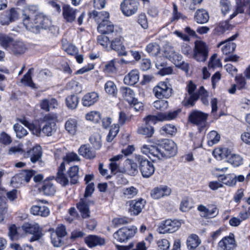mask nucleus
<instances>
[{
	"label": "nucleus",
	"mask_w": 250,
	"mask_h": 250,
	"mask_svg": "<svg viewBox=\"0 0 250 250\" xmlns=\"http://www.w3.org/2000/svg\"><path fill=\"white\" fill-rule=\"evenodd\" d=\"M164 150L152 145H144L141 147V152L153 161L162 158H168L175 156L177 151L176 144L172 140L164 139L159 143Z\"/></svg>",
	"instance_id": "f257e3e1"
},
{
	"label": "nucleus",
	"mask_w": 250,
	"mask_h": 250,
	"mask_svg": "<svg viewBox=\"0 0 250 250\" xmlns=\"http://www.w3.org/2000/svg\"><path fill=\"white\" fill-rule=\"evenodd\" d=\"M164 55L176 66H182L185 71L188 70V64L184 62L182 55L176 52L173 47L171 46L167 47L164 51Z\"/></svg>",
	"instance_id": "f03ea898"
},
{
	"label": "nucleus",
	"mask_w": 250,
	"mask_h": 250,
	"mask_svg": "<svg viewBox=\"0 0 250 250\" xmlns=\"http://www.w3.org/2000/svg\"><path fill=\"white\" fill-rule=\"evenodd\" d=\"M137 228L134 226L125 227L119 229L113 234V238L117 241L124 243L134 236Z\"/></svg>",
	"instance_id": "7ed1b4c3"
},
{
	"label": "nucleus",
	"mask_w": 250,
	"mask_h": 250,
	"mask_svg": "<svg viewBox=\"0 0 250 250\" xmlns=\"http://www.w3.org/2000/svg\"><path fill=\"white\" fill-rule=\"evenodd\" d=\"M135 160L139 164V168L143 177L148 178L154 174L155 167L152 162L141 155H136Z\"/></svg>",
	"instance_id": "20e7f679"
},
{
	"label": "nucleus",
	"mask_w": 250,
	"mask_h": 250,
	"mask_svg": "<svg viewBox=\"0 0 250 250\" xmlns=\"http://www.w3.org/2000/svg\"><path fill=\"white\" fill-rule=\"evenodd\" d=\"M21 9L13 7L1 13L0 15V23L2 25H8L20 19Z\"/></svg>",
	"instance_id": "39448f33"
},
{
	"label": "nucleus",
	"mask_w": 250,
	"mask_h": 250,
	"mask_svg": "<svg viewBox=\"0 0 250 250\" xmlns=\"http://www.w3.org/2000/svg\"><path fill=\"white\" fill-rule=\"evenodd\" d=\"M122 30H120V33H115L112 36L110 42L109 48L117 52L118 55L126 56L127 52L126 51L125 47L124 44V38L122 36Z\"/></svg>",
	"instance_id": "423d86ee"
},
{
	"label": "nucleus",
	"mask_w": 250,
	"mask_h": 250,
	"mask_svg": "<svg viewBox=\"0 0 250 250\" xmlns=\"http://www.w3.org/2000/svg\"><path fill=\"white\" fill-rule=\"evenodd\" d=\"M172 89L168 82H159L153 89V92L156 97L159 99L168 98L172 94Z\"/></svg>",
	"instance_id": "0eeeda50"
},
{
	"label": "nucleus",
	"mask_w": 250,
	"mask_h": 250,
	"mask_svg": "<svg viewBox=\"0 0 250 250\" xmlns=\"http://www.w3.org/2000/svg\"><path fill=\"white\" fill-rule=\"evenodd\" d=\"M22 21L26 28L28 30L31 29L34 20L38 16L36 15V7L33 5H29L21 10Z\"/></svg>",
	"instance_id": "6e6552de"
},
{
	"label": "nucleus",
	"mask_w": 250,
	"mask_h": 250,
	"mask_svg": "<svg viewBox=\"0 0 250 250\" xmlns=\"http://www.w3.org/2000/svg\"><path fill=\"white\" fill-rule=\"evenodd\" d=\"M181 225V223L177 220L167 219L162 221L158 229L160 233H173L177 231Z\"/></svg>",
	"instance_id": "1a4fd4ad"
},
{
	"label": "nucleus",
	"mask_w": 250,
	"mask_h": 250,
	"mask_svg": "<svg viewBox=\"0 0 250 250\" xmlns=\"http://www.w3.org/2000/svg\"><path fill=\"white\" fill-rule=\"evenodd\" d=\"M208 56V49L205 42L202 41L195 42L194 58L198 62L205 61Z\"/></svg>",
	"instance_id": "9d476101"
},
{
	"label": "nucleus",
	"mask_w": 250,
	"mask_h": 250,
	"mask_svg": "<svg viewBox=\"0 0 250 250\" xmlns=\"http://www.w3.org/2000/svg\"><path fill=\"white\" fill-rule=\"evenodd\" d=\"M51 25V21L48 18L39 15L34 19L31 29H29V30L38 33L41 29L49 28Z\"/></svg>",
	"instance_id": "9b49d317"
},
{
	"label": "nucleus",
	"mask_w": 250,
	"mask_h": 250,
	"mask_svg": "<svg viewBox=\"0 0 250 250\" xmlns=\"http://www.w3.org/2000/svg\"><path fill=\"white\" fill-rule=\"evenodd\" d=\"M21 228L25 233L32 234L30 238L31 242L37 241L42 237V229L37 223H25Z\"/></svg>",
	"instance_id": "f8f14e48"
},
{
	"label": "nucleus",
	"mask_w": 250,
	"mask_h": 250,
	"mask_svg": "<svg viewBox=\"0 0 250 250\" xmlns=\"http://www.w3.org/2000/svg\"><path fill=\"white\" fill-rule=\"evenodd\" d=\"M56 117L50 115L44 117L43 125L42 128V132L47 136H52L56 131Z\"/></svg>",
	"instance_id": "ddd939ff"
},
{
	"label": "nucleus",
	"mask_w": 250,
	"mask_h": 250,
	"mask_svg": "<svg viewBox=\"0 0 250 250\" xmlns=\"http://www.w3.org/2000/svg\"><path fill=\"white\" fill-rule=\"evenodd\" d=\"M189 96H186L184 100V104L186 106H192L196 101L199 99L198 91L195 92L196 85L190 81L188 82L186 87Z\"/></svg>",
	"instance_id": "4468645a"
},
{
	"label": "nucleus",
	"mask_w": 250,
	"mask_h": 250,
	"mask_svg": "<svg viewBox=\"0 0 250 250\" xmlns=\"http://www.w3.org/2000/svg\"><path fill=\"white\" fill-rule=\"evenodd\" d=\"M139 3L136 0H124L121 4L123 14L129 17L135 14L138 9Z\"/></svg>",
	"instance_id": "2eb2a0df"
},
{
	"label": "nucleus",
	"mask_w": 250,
	"mask_h": 250,
	"mask_svg": "<svg viewBox=\"0 0 250 250\" xmlns=\"http://www.w3.org/2000/svg\"><path fill=\"white\" fill-rule=\"evenodd\" d=\"M37 205H33L30 208V212L34 215L40 216L42 217H47L50 213L49 208L42 204L47 203L45 200H37Z\"/></svg>",
	"instance_id": "dca6fc26"
},
{
	"label": "nucleus",
	"mask_w": 250,
	"mask_h": 250,
	"mask_svg": "<svg viewBox=\"0 0 250 250\" xmlns=\"http://www.w3.org/2000/svg\"><path fill=\"white\" fill-rule=\"evenodd\" d=\"M208 114L199 110H194L189 115V121L201 128L205 126Z\"/></svg>",
	"instance_id": "f3484780"
},
{
	"label": "nucleus",
	"mask_w": 250,
	"mask_h": 250,
	"mask_svg": "<svg viewBox=\"0 0 250 250\" xmlns=\"http://www.w3.org/2000/svg\"><path fill=\"white\" fill-rule=\"evenodd\" d=\"M121 28L115 26L113 23L108 21L104 23H100L97 26L98 31L102 34H112L115 33H120Z\"/></svg>",
	"instance_id": "a211bd4d"
},
{
	"label": "nucleus",
	"mask_w": 250,
	"mask_h": 250,
	"mask_svg": "<svg viewBox=\"0 0 250 250\" xmlns=\"http://www.w3.org/2000/svg\"><path fill=\"white\" fill-rule=\"evenodd\" d=\"M237 37L238 34H237L232 36L225 41L220 42L217 45L218 47L222 45L221 50L224 54L227 55L233 52L236 45V44L232 42V41L234 40Z\"/></svg>",
	"instance_id": "6ab92c4d"
},
{
	"label": "nucleus",
	"mask_w": 250,
	"mask_h": 250,
	"mask_svg": "<svg viewBox=\"0 0 250 250\" xmlns=\"http://www.w3.org/2000/svg\"><path fill=\"white\" fill-rule=\"evenodd\" d=\"M198 210L201 212V216L206 218L214 217L218 214V209L215 206L208 205V207L203 205L198 206Z\"/></svg>",
	"instance_id": "aec40b11"
},
{
	"label": "nucleus",
	"mask_w": 250,
	"mask_h": 250,
	"mask_svg": "<svg viewBox=\"0 0 250 250\" xmlns=\"http://www.w3.org/2000/svg\"><path fill=\"white\" fill-rule=\"evenodd\" d=\"M218 246L222 250H233L236 246L234 235L230 234L224 237L219 242Z\"/></svg>",
	"instance_id": "412c9836"
},
{
	"label": "nucleus",
	"mask_w": 250,
	"mask_h": 250,
	"mask_svg": "<svg viewBox=\"0 0 250 250\" xmlns=\"http://www.w3.org/2000/svg\"><path fill=\"white\" fill-rule=\"evenodd\" d=\"M42 155V148L40 146H36L33 148L27 150L26 153H23L25 158H30L31 162L35 163L40 160Z\"/></svg>",
	"instance_id": "4be33fe9"
},
{
	"label": "nucleus",
	"mask_w": 250,
	"mask_h": 250,
	"mask_svg": "<svg viewBox=\"0 0 250 250\" xmlns=\"http://www.w3.org/2000/svg\"><path fill=\"white\" fill-rule=\"evenodd\" d=\"M171 189L165 186L154 188L151 191V197L155 199H158L165 196H168L171 193Z\"/></svg>",
	"instance_id": "5701e85b"
},
{
	"label": "nucleus",
	"mask_w": 250,
	"mask_h": 250,
	"mask_svg": "<svg viewBox=\"0 0 250 250\" xmlns=\"http://www.w3.org/2000/svg\"><path fill=\"white\" fill-rule=\"evenodd\" d=\"M78 10L71 7L69 5H64L62 7V16L68 22H72L76 19Z\"/></svg>",
	"instance_id": "b1692460"
},
{
	"label": "nucleus",
	"mask_w": 250,
	"mask_h": 250,
	"mask_svg": "<svg viewBox=\"0 0 250 250\" xmlns=\"http://www.w3.org/2000/svg\"><path fill=\"white\" fill-rule=\"evenodd\" d=\"M89 203L90 202L86 198H83L77 204V208L83 218L90 216Z\"/></svg>",
	"instance_id": "393cba45"
},
{
	"label": "nucleus",
	"mask_w": 250,
	"mask_h": 250,
	"mask_svg": "<svg viewBox=\"0 0 250 250\" xmlns=\"http://www.w3.org/2000/svg\"><path fill=\"white\" fill-rule=\"evenodd\" d=\"M109 13L105 11L100 12L93 11L90 14V18L94 19L98 25L109 21Z\"/></svg>",
	"instance_id": "a878e982"
},
{
	"label": "nucleus",
	"mask_w": 250,
	"mask_h": 250,
	"mask_svg": "<svg viewBox=\"0 0 250 250\" xmlns=\"http://www.w3.org/2000/svg\"><path fill=\"white\" fill-rule=\"evenodd\" d=\"M139 80V72L137 69H133L130 71L124 79V83L129 85L136 84Z\"/></svg>",
	"instance_id": "bb28decb"
},
{
	"label": "nucleus",
	"mask_w": 250,
	"mask_h": 250,
	"mask_svg": "<svg viewBox=\"0 0 250 250\" xmlns=\"http://www.w3.org/2000/svg\"><path fill=\"white\" fill-rule=\"evenodd\" d=\"M138 163L135 161L131 159H126L125 161V172L131 176L136 175L138 172Z\"/></svg>",
	"instance_id": "cd10ccee"
},
{
	"label": "nucleus",
	"mask_w": 250,
	"mask_h": 250,
	"mask_svg": "<svg viewBox=\"0 0 250 250\" xmlns=\"http://www.w3.org/2000/svg\"><path fill=\"white\" fill-rule=\"evenodd\" d=\"M120 92L124 99L128 104L136 101L133 90L128 87L123 86L120 89Z\"/></svg>",
	"instance_id": "c85d7f7f"
},
{
	"label": "nucleus",
	"mask_w": 250,
	"mask_h": 250,
	"mask_svg": "<svg viewBox=\"0 0 250 250\" xmlns=\"http://www.w3.org/2000/svg\"><path fill=\"white\" fill-rule=\"evenodd\" d=\"M145 201L142 199L137 201L132 200L130 203L129 209L131 214L137 215H138L144 208L145 205Z\"/></svg>",
	"instance_id": "c756f323"
},
{
	"label": "nucleus",
	"mask_w": 250,
	"mask_h": 250,
	"mask_svg": "<svg viewBox=\"0 0 250 250\" xmlns=\"http://www.w3.org/2000/svg\"><path fill=\"white\" fill-rule=\"evenodd\" d=\"M99 99L98 94L94 92L88 93L82 99V104L84 106H90L96 103Z\"/></svg>",
	"instance_id": "7c9ffc66"
},
{
	"label": "nucleus",
	"mask_w": 250,
	"mask_h": 250,
	"mask_svg": "<svg viewBox=\"0 0 250 250\" xmlns=\"http://www.w3.org/2000/svg\"><path fill=\"white\" fill-rule=\"evenodd\" d=\"M85 243L89 247H94L97 245H103L105 243L104 238L95 235H89L85 238Z\"/></svg>",
	"instance_id": "2f4dec72"
},
{
	"label": "nucleus",
	"mask_w": 250,
	"mask_h": 250,
	"mask_svg": "<svg viewBox=\"0 0 250 250\" xmlns=\"http://www.w3.org/2000/svg\"><path fill=\"white\" fill-rule=\"evenodd\" d=\"M194 19L198 23L204 24L208 21L209 15L206 10L203 9H200L196 11Z\"/></svg>",
	"instance_id": "473e14b6"
},
{
	"label": "nucleus",
	"mask_w": 250,
	"mask_h": 250,
	"mask_svg": "<svg viewBox=\"0 0 250 250\" xmlns=\"http://www.w3.org/2000/svg\"><path fill=\"white\" fill-rule=\"evenodd\" d=\"M78 153L87 159H93L96 156L95 152L92 150L89 146L86 145H83L80 146L78 149Z\"/></svg>",
	"instance_id": "72a5a7b5"
},
{
	"label": "nucleus",
	"mask_w": 250,
	"mask_h": 250,
	"mask_svg": "<svg viewBox=\"0 0 250 250\" xmlns=\"http://www.w3.org/2000/svg\"><path fill=\"white\" fill-rule=\"evenodd\" d=\"M57 105V101L54 98L44 99L40 103L41 108L45 111H48L50 108H55Z\"/></svg>",
	"instance_id": "f704fd0d"
},
{
	"label": "nucleus",
	"mask_w": 250,
	"mask_h": 250,
	"mask_svg": "<svg viewBox=\"0 0 250 250\" xmlns=\"http://www.w3.org/2000/svg\"><path fill=\"white\" fill-rule=\"evenodd\" d=\"M138 189L134 187L130 186L124 188L122 190V196L125 199H132L138 194Z\"/></svg>",
	"instance_id": "c9c22d12"
},
{
	"label": "nucleus",
	"mask_w": 250,
	"mask_h": 250,
	"mask_svg": "<svg viewBox=\"0 0 250 250\" xmlns=\"http://www.w3.org/2000/svg\"><path fill=\"white\" fill-rule=\"evenodd\" d=\"M41 191L45 195H53L56 192V188L53 184L50 181H44L42 184Z\"/></svg>",
	"instance_id": "e433bc0d"
},
{
	"label": "nucleus",
	"mask_w": 250,
	"mask_h": 250,
	"mask_svg": "<svg viewBox=\"0 0 250 250\" xmlns=\"http://www.w3.org/2000/svg\"><path fill=\"white\" fill-rule=\"evenodd\" d=\"M124 155L119 154L110 159L109 167L112 172L115 173L118 169L120 162L123 159Z\"/></svg>",
	"instance_id": "4c0bfd02"
},
{
	"label": "nucleus",
	"mask_w": 250,
	"mask_h": 250,
	"mask_svg": "<svg viewBox=\"0 0 250 250\" xmlns=\"http://www.w3.org/2000/svg\"><path fill=\"white\" fill-rule=\"evenodd\" d=\"M200 243L201 241L196 234L190 235L187 240V247L189 250H194Z\"/></svg>",
	"instance_id": "58836bf2"
},
{
	"label": "nucleus",
	"mask_w": 250,
	"mask_h": 250,
	"mask_svg": "<svg viewBox=\"0 0 250 250\" xmlns=\"http://www.w3.org/2000/svg\"><path fill=\"white\" fill-rule=\"evenodd\" d=\"M15 40L10 36L0 34V44L4 49L9 51Z\"/></svg>",
	"instance_id": "ea45409f"
},
{
	"label": "nucleus",
	"mask_w": 250,
	"mask_h": 250,
	"mask_svg": "<svg viewBox=\"0 0 250 250\" xmlns=\"http://www.w3.org/2000/svg\"><path fill=\"white\" fill-rule=\"evenodd\" d=\"M137 132L146 137H150L154 133V128L150 125L145 123L138 127Z\"/></svg>",
	"instance_id": "a19ab883"
},
{
	"label": "nucleus",
	"mask_w": 250,
	"mask_h": 250,
	"mask_svg": "<svg viewBox=\"0 0 250 250\" xmlns=\"http://www.w3.org/2000/svg\"><path fill=\"white\" fill-rule=\"evenodd\" d=\"M26 49V48L22 42L15 40L9 51L15 54H22L25 52Z\"/></svg>",
	"instance_id": "79ce46f5"
},
{
	"label": "nucleus",
	"mask_w": 250,
	"mask_h": 250,
	"mask_svg": "<svg viewBox=\"0 0 250 250\" xmlns=\"http://www.w3.org/2000/svg\"><path fill=\"white\" fill-rule=\"evenodd\" d=\"M33 71V68H30L27 72L23 76V77L21 80V83L24 85L29 86L34 89L36 88V87L35 84L33 82L31 76Z\"/></svg>",
	"instance_id": "37998d69"
},
{
	"label": "nucleus",
	"mask_w": 250,
	"mask_h": 250,
	"mask_svg": "<svg viewBox=\"0 0 250 250\" xmlns=\"http://www.w3.org/2000/svg\"><path fill=\"white\" fill-rule=\"evenodd\" d=\"M65 129L70 134L74 135L77 130V122L74 119H69L65 124Z\"/></svg>",
	"instance_id": "c03bdc74"
},
{
	"label": "nucleus",
	"mask_w": 250,
	"mask_h": 250,
	"mask_svg": "<svg viewBox=\"0 0 250 250\" xmlns=\"http://www.w3.org/2000/svg\"><path fill=\"white\" fill-rule=\"evenodd\" d=\"M212 153L216 159L221 160L229 156L230 151L227 148L219 147L215 148Z\"/></svg>",
	"instance_id": "a18cd8bd"
},
{
	"label": "nucleus",
	"mask_w": 250,
	"mask_h": 250,
	"mask_svg": "<svg viewBox=\"0 0 250 250\" xmlns=\"http://www.w3.org/2000/svg\"><path fill=\"white\" fill-rule=\"evenodd\" d=\"M19 121L25 126L27 127L30 130H31L33 134H35L37 136H39L42 132V129L38 128L34 125L29 123L24 118L19 119Z\"/></svg>",
	"instance_id": "49530a36"
},
{
	"label": "nucleus",
	"mask_w": 250,
	"mask_h": 250,
	"mask_svg": "<svg viewBox=\"0 0 250 250\" xmlns=\"http://www.w3.org/2000/svg\"><path fill=\"white\" fill-rule=\"evenodd\" d=\"M104 88L105 92L109 95L114 96L117 93L116 85L112 81H107L104 84Z\"/></svg>",
	"instance_id": "de8ad7c7"
},
{
	"label": "nucleus",
	"mask_w": 250,
	"mask_h": 250,
	"mask_svg": "<svg viewBox=\"0 0 250 250\" xmlns=\"http://www.w3.org/2000/svg\"><path fill=\"white\" fill-rule=\"evenodd\" d=\"M207 138L208 146H212L219 141L220 136L217 131L212 130L208 133Z\"/></svg>",
	"instance_id": "09e8293b"
},
{
	"label": "nucleus",
	"mask_w": 250,
	"mask_h": 250,
	"mask_svg": "<svg viewBox=\"0 0 250 250\" xmlns=\"http://www.w3.org/2000/svg\"><path fill=\"white\" fill-rule=\"evenodd\" d=\"M67 106L71 109L76 108L79 103V98L76 95L68 96L65 100Z\"/></svg>",
	"instance_id": "8fccbe9b"
},
{
	"label": "nucleus",
	"mask_w": 250,
	"mask_h": 250,
	"mask_svg": "<svg viewBox=\"0 0 250 250\" xmlns=\"http://www.w3.org/2000/svg\"><path fill=\"white\" fill-rule=\"evenodd\" d=\"M146 51L152 56H156L160 51L159 45L156 42H151L147 45Z\"/></svg>",
	"instance_id": "3c124183"
},
{
	"label": "nucleus",
	"mask_w": 250,
	"mask_h": 250,
	"mask_svg": "<svg viewBox=\"0 0 250 250\" xmlns=\"http://www.w3.org/2000/svg\"><path fill=\"white\" fill-rule=\"evenodd\" d=\"M177 112H169L168 113H160L156 115L158 121H169L174 119L177 116Z\"/></svg>",
	"instance_id": "603ef678"
},
{
	"label": "nucleus",
	"mask_w": 250,
	"mask_h": 250,
	"mask_svg": "<svg viewBox=\"0 0 250 250\" xmlns=\"http://www.w3.org/2000/svg\"><path fill=\"white\" fill-rule=\"evenodd\" d=\"M89 141L95 149H99L102 146L101 136L99 133L92 134L89 138Z\"/></svg>",
	"instance_id": "864d4df0"
},
{
	"label": "nucleus",
	"mask_w": 250,
	"mask_h": 250,
	"mask_svg": "<svg viewBox=\"0 0 250 250\" xmlns=\"http://www.w3.org/2000/svg\"><path fill=\"white\" fill-rule=\"evenodd\" d=\"M203 0H181V4L185 8L193 10L196 5L200 3Z\"/></svg>",
	"instance_id": "5fc2aeb1"
},
{
	"label": "nucleus",
	"mask_w": 250,
	"mask_h": 250,
	"mask_svg": "<svg viewBox=\"0 0 250 250\" xmlns=\"http://www.w3.org/2000/svg\"><path fill=\"white\" fill-rule=\"evenodd\" d=\"M79 167L77 166L71 167L68 171V174L71 178V183L75 184L78 181V175L79 172Z\"/></svg>",
	"instance_id": "6e6d98bb"
},
{
	"label": "nucleus",
	"mask_w": 250,
	"mask_h": 250,
	"mask_svg": "<svg viewBox=\"0 0 250 250\" xmlns=\"http://www.w3.org/2000/svg\"><path fill=\"white\" fill-rule=\"evenodd\" d=\"M228 162L234 167H236L242 164L243 159L240 155L233 154L230 155Z\"/></svg>",
	"instance_id": "4d7b16f0"
},
{
	"label": "nucleus",
	"mask_w": 250,
	"mask_h": 250,
	"mask_svg": "<svg viewBox=\"0 0 250 250\" xmlns=\"http://www.w3.org/2000/svg\"><path fill=\"white\" fill-rule=\"evenodd\" d=\"M17 137L21 138L27 134V130L21 125L16 124L13 126Z\"/></svg>",
	"instance_id": "13d9d810"
},
{
	"label": "nucleus",
	"mask_w": 250,
	"mask_h": 250,
	"mask_svg": "<svg viewBox=\"0 0 250 250\" xmlns=\"http://www.w3.org/2000/svg\"><path fill=\"white\" fill-rule=\"evenodd\" d=\"M222 184L227 186H232L235 185L236 180L233 176L230 174L221 176Z\"/></svg>",
	"instance_id": "bf43d9fd"
},
{
	"label": "nucleus",
	"mask_w": 250,
	"mask_h": 250,
	"mask_svg": "<svg viewBox=\"0 0 250 250\" xmlns=\"http://www.w3.org/2000/svg\"><path fill=\"white\" fill-rule=\"evenodd\" d=\"M97 40L98 43L101 45L103 48L107 49L109 48L110 40L108 37L101 35L97 37Z\"/></svg>",
	"instance_id": "052dcab7"
},
{
	"label": "nucleus",
	"mask_w": 250,
	"mask_h": 250,
	"mask_svg": "<svg viewBox=\"0 0 250 250\" xmlns=\"http://www.w3.org/2000/svg\"><path fill=\"white\" fill-rule=\"evenodd\" d=\"M161 133L173 135L177 132L176 127L171 124H167L163 126L161 129Z\"/></svg>",
	"instance_id": "680f3d73"
},
{
	"label": "nucleus",
	"mask_w": 250,
	"mask_h": 250,
	"mask_svg": "<svg viewBox=\"0 0 250 250\" xmlns=\"http://www.w3.org/2000/svg\"><path fill=\"white\" fill-rule=\"evenodd\" d=\"M119 131V126L118 125H114L111 126L109 132L106 137V140L108 142H111Z\"/></svg>",
	"instance_id": "e2e57ef3"
},
{
	"label": "nucleus",
	"mask_w": 250,
	"mask_h": 250,
	"mask_svg": "<svg viewBox=\"0 0 250 250\" xmlns=\"http://www.w3.org/2000/svg\"><path fill=\"white\" fill-rule=\"evenodd\" d=\"M199 98L200 97L202 103L205 105L208 104V92L205 89L203 86H201L198 90Z\"/></svg>",
	"instance_id": "0e129e2a"
},
{
	"label": "nucleus",
	"mask_w": 250,
	"mask_h": 250,
	"mask_svg": "<svg viewBox=\"0 0 250 250\" xmlns=\"http://www.w3.org/2000/svg\"><path fill=\"white\" fill-rule=\"evenodd\" d=\"M80 158L78 155L75 152H69L66 154L65 156L63 158V161L67 163L75 161H79Z\"/></svg>",
	"instance_id": "69168bd1"
},
{
	"label": "nucleus",
	"mask_w": 250,
	"mask_h": 250,
	"mask_svg": "<svg viewBox=\"0 0 250 250\" xmlns=\"http://www.w3.org/2000/svg\"><path fill=\"white\" fill-rule=\"evenodd\" d=\"M153 106L157 109L163 111L167 108L168 104L167 101L161 99L155 101L153 103Z\"/></svg>",
	"instance_id": "338daca9"
},
{
	"label": "nucleus",
	"mask_w": 250,
	"mask_h": 250,
	"mask_svg": "<svg viewBox=\"0 0 250 250\" xmlns=\"http://www.w3.org/2000/svg\"><path fill=\"white\" fill-rule=\"evenodd\" d=\"M85 118L87 120H89L94 123H98L101 119L100 114L98 111H92L88 113Z\"/></svg>",
	"instance_id": "774afa93"
}]
</instances>
